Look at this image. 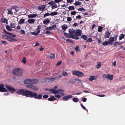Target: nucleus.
I'll list each match as a JSON object with an SVG mask.
<instances>
[{
	"label": "nucleus",
	"instance_id": "nucleus-5",
	"mask_svg": "<svg viewBox=\"0 0 125 125\" xmlns=\"http://www.w3.org/2000/svg\"><path fill=\"white\" fill-rule=\"evenodd\" d=\"M102 77L104 78H106L110 80L113 79L114 75L108 74H104L102 75Z\"/></svg>",
	"mask_w": 125,
	"mask_h": 125
},
{
	"label": "nucleus",
	"instance_id": "nucleus-19",
	"mask_svg": "<svg viewBox=\"0 0 125 125\" xmlns=\"http://www.w3.org/2000/svg\"><path fill=\"white\" fill-rule=\"evenodd\" d=\"M37 16V15L36 14H30L28 15V17L29 18H35Z\"/></svg>",
	"mask_w": 125,
	"mask_h": 125
},
{
	"label": "nucleus",
	"instance_id": "nucleus-53",
	"mask_svg": "<svg viewBox=\"0 0 125 125\" xmlns=\"http://www.w3.org/2000/svg\"><path fill=\"white\" fill-rule=\"evenodd\" d=\"M59 92H59V93L60 94H62L63 95L64 93L63 92V91L61 89H60Z\"/></svg>",
	"mask_w": 125,
	"mask_h": 125
},
{
	"label": "nucleus",
	"instance_id": "nucleus-60",
	"mask_svg": "<svg viewBox=\"0 0 125 125\" xmlns=\"http://www.w3.org/2000/svg\"><path fill=\"white\" fill-rule=\"evenodd\" d=\"M51 27L52 29V30L56 28V26L55 25H54L51 26Z\"/></svg>",
	"mask_w": 125,
	"mask_h": 125
},
{
	"label": "nucleus",
	"instance_id": "nucleus-13",
	"mask_svg": "<svg viewBox=\"0 0 125 125\" xmlns=\"http://www.w3.org/2000/svg\"><path fill=\"white\" fill-rule=\"evenodd\" d=\"M75 35L76 36H80L81 34V31L80 29H78L76 30L75 31Z\"/></svg>",
	"mask_w": 125,
	"mask_h": 125
},
{
	"label": "nucleus",
	"instance_id": "nucleus-40",
	"mask_svg": "<svg viewBox=\"0 0 125 125\" xmlns=\"http://www.w3.org/2000/svg\"><path fill=\"white\" fill-rule=\"evenodd\" d=\"M4 32L6 34L10 35H11L12 34V33H10L9 32L7 31L5 29L4 30Z\"/></svg>",
	"mask_w": 125,
	"mask_h": 125
},
{
	"label": "nucleus",
	"instance_id": "nucleus-52",
	"mask_svg": "<svg viewBox=\"0 0 125 125\" xmlns=\"http://www.w3.org/2000/svg\"><path fill=\"white\" fill-rule=\"evenodd\" d=\"M32 35L35 36L37 35L38 34H37V32L34 31L32 32Z\"/></svg>",
	"mask_w": 125,
	"mask_h": 125
},
{
	"label": "nucleus",
	"instance_id": "nucleus-27",
	"mask_svg": "<svg viewBox=\"0 0 125 125\" xmlns=\"http://www.w3.org/2000/svg\"><path fill=\"white\" fill-rule=\"evenodd\" d=\"M27 21L30 23H32L34 22L35 20L33 19H31L28 20Z\"/></svg>",
	"mask_w": 125,
	"mask_h": 125
},
{
	"label": "nucleus",
	"instance_id": "nucleus-25",
	"mask_svg": "<svg viewBox=\"0 0 125 125\" xmlns=\"http://www.w3.org/2000/svg\"><path fill=\"white\" fill-rule=\"evenodd\" d=\"M62 27L63 30L65 31L67 28L68 27L67 25L64 24L62 26Z\"/></svg>",
	"mask_w": 125,
	"mask_h": 125
},
{
	"label": "nucleus",
	"instance_id": "nucleus-54",
	"mask_svg": "<svg viewBox=\"0 0 125 125\" xmlns=\"http://www.w3.org/2000/svg\"><path fill=\"white\" fill-rule=\"evenodd\" d=\"M55 56L54 54H52L50 56V58H55Z\"/></svg>",
	"mask_w": 125,
	"mask_h": 125
},
{
	"label": "nucleus",
	"instance_id": "nucleus-43",
	"mask_svg": "<svg viewBox=\"0 0 125 125\" xmlns=\"http://www.w3.org/2000/svg\"><path fill=\"white\" fill-rule=\"evenodd\" d=\"M74 80L75 81H78L79 82H82V80H80L78 78L76 77L74 79Z\"/></svg>",
	"mask_w": 125,
	"mask_h": 125
},
{
	"label": "nucleus",
	"instance_id": "nucleus-24",
	"mask_svg": "<svg viewBox=\"0 0 125 125\" xmlns=\"http://www.w3.org/2000/svg\"><path fill=\"white\" fill-rule=\"evenodd\" d=\"M73 4L75 5V6H80L81 5L82 2H81L79 1H76L74 4Z\"/></svg>",
	"mask_w": 125,
	"mask_h": 125
},
{
	"label": "nucleus",
	"instance_id": "nucleus-55",
	"mask_svg": "<svg viewBox=\"0 0 125 125\" xmlns=\"http://www.w3.org/2000/svg\"><path fill=\"white\" fill-rule=\"evenodd\" d=\"M76 13V12L75 11H72L71 14L72 15H74Z\"/></svg>",
	"mask_w": 125,
	"mask_h": 125
},
{
	"label": "nucleus",
	"instance_id": "nucleus-20",
	"mask_svg": "<svg viewBox=\"0 0 125 125\" xmlns=\"http://www.w3.org/2000/svg\"><path fill=\"white\" fill-rule=\"evenodd\" d=\"M96 76H91L89 77V80L90 81H92L94 80H96Z\"/></svg>",
	"mask_w": 125,
	"mask_h": 125
},
{
	"label": "nucleus",
	"instance_id": "nucleus-46",
	"mask_svg": "<svg viewBox=\"0 0 125 125\" xmlns=\"http://www.w3.org/2000/svg\"><path fill=\"white\" fill-rule=\"evenodd\" d=\"M67 20L68 21L70 22V21H71L72 20V19L71 17H67Z\"/></svg>",
	"mask_w": 125,
	"mask_h": 125
},
{
	"label": "nucleus",
	"instance_id": "nucleus-35",
	"mask_svg": "<svg viewBox=\"0 0 125 125\" xmlns=\"http://www.w3.org/2000/svg\"><path fill=\"white\" fill-rule=\"evenodd\" d=\"M124 35L123 34H121L119 36V39L120 40H122L123 38H124Z\"/></svg>",
	"mask_w": 125,
	"mask_h": 125
},
{
	"label": "nucleus",
	"instance_id": "nucleus-51",
	"mask_svg": "<svg viewBox=\"0 0 125 125\" xmlns=\"http://www.w3.org/2000/svg\"><path fill=\"white\" fill-rule=\"evenodd\" d=\"M45 33L47 34L51 35V32L49 31H47L45 32Z\"/></svg>",
	"mask_w": 125,
	"mask_h": 125
},
{
	"label": "nucleus",
	"instance_id": "nucleus-8",
	"mask_svg": "<svg viewBox=\"0 0 125 125\" xmlns=\"http://www.w3.org/2000/svg\"><path fill=\"white\" fill-rule=\"evenodd\" d=\"M4 85L2 83L0 84V92H5L7 91V89L4 87Z\"/></svg>",
	"mask_w": 125,
	"mask_h": 125
},
{
	"label": "nucleus",
	"instance_id": "nucleus-16",
	"mask_svg": "<svg viewBox=\"0 0 125 125\" xmlns=\"http://www.w3.org/2000/svg\"><path fill=\"white\" fill-rule=\"evenodd\" d=\"M45 8V6L44 5H43L39 6L38 9L39 10H41L42 11H44Z\"/></svg>",
	"mask_w": 125,
	"mask_h": 125
},
{
	"label": "nucleus",
	"instance_id": "nucleus-41",
	"mask_svg": "<svg viewBox=\"0 0 125 125\" xmlns=\"http://www.w3.org/2000/svg\"><path fill=\"white\" fill-rule=\"evenodd\" d=\"M22 62H23L25 64L26 63V58L25 57H23V58L22 59Z\"/></svg>",
	"mask_w": 125,
	"mask_h": 125
},
{
	"label": "nucleus",
	"instance_id": "nucleus-39",
	"mask_svg": "<svg viewBox=\"0 0 125 125\" xmlns=\"http://www.w3.org/2000/svg\"><path fill=\"white\" fill-rule=\"evenodd\" d=\"M75 50L78 52H79L80 51V50L79 47L78 46H76L75 48Z\"/></svg>",
	"mask_w": 125,
	"mask_h": 125
},
{
	"label": "nucleus",
	"instance_id": "nucleus-44",
	"mask_svg": "<svg viewBox=\"0 0 125 125\" xmlns=\"http://www.w3.org/2000/svg\"><path fill=\"white\" fill-rule=\"evenodd\" d=\"M49 91L51 93L54 94L55 90L53 89H50L49 90Z\"/></svg>",
	"mask_w": 125,
	"mask_h": 125
},
{
	"label": "nucleus",
	"instance_id": "nucleus-33",
	"mask_svg": "<svg viewBox=\"0 0 125 125\" xmlns=\"http://www.w3.org/2000/svg\"><path fill=\"white\" fill-rule=\"evenodd\" d=\"M73 100L74 102L75 103H77L79 101L78 98H73Z\"/></svg>",
	"mask_w": 125,
	"mask_h": 125
},
{
	"label": "nucleus",
	"instance_id": "nucleus-23",
	"mask_svg": "<svg viewBox=\"0 0 125 125\" xmlns=\"http://www.w3.org/2000/svg\"><path fill=\"white\" fill-rule=\"evenodd\" d=\"M52 96V97H50L48 99V101H52L54 100H56L57 99L56 98L54 97V96Z\"/></svg>",
	"mask_w": 125,
	"mask_h": 125
},
{
	"label": "nucleus",
	"instance_id": "nucleus-2",
	"mask_svg": "<svg viewBox=\"0 0 125 125\" xmlns=\"http://www.w3.org/2000/svg\"><path fill=\"white\" fill-rule=\"evenodd\" d=\"M22 70L18 68H16L14 69L12 71L13 73L16 76H21L22 75Z\"/></svg>",
	"mask_w": 125,
	"mask_h": 125
},
{
	"label": "nucleus",
	"instance_id": "nucleus-12",
	"mask_svg": "<svg viewBox=\"0 0 125 125\" xmlns=\"http://www.w3.org/2000/svg\"><path fill=\"white\" fill-rule=\"evenodd\" d=\"M72 97V95H69L64 97L63 98V100L64 101H67Z\"/></svg>",
	"mask_w": 125,
	"mask_h": 125
},
{
	"label": "nucleus",
	"instance_id": "nucleus-18",
	"mask_svg": "<svg viewBox=\"0 0 125 125\" xmlns=\"http://www.w3.org/2000/svg\"><path fill=\"white\" fill-rule=\"evenodd\" d=\"M50 20L48 19H47L44 20L43 21V23L45 25H47L50 23Z\"/></svg>",
	"mask_w": 125,
	"mask_h": 125
},
{
	"label": "nucleus",
	"instance_id": "nucleus-26",
	"mask_svg": "<svg viewBox=\"0 0 125 125\" xmlns=\"http://www.w3.org/2000/svg\"><path fill=\"white\" fill-rule=\"evenodd\" d=\"M97 63L98 64L97 65H96L95 66V67L97 69L99 68L100 67H101V62H98Z\"/></svg>",
	"mask_w": 125,
	"mask_h": 125
},
{
	"label": "nucleus",
	"instance_id": "nucleus-58",
	"mask_svg": "<svg viewBox=\"0 0 125 125\" xmlns=\"http://www.w3.org/2000/svg\"><path fill=\"white\" fill-rule=\"evenodd\" d=\"M66 41L67 42H69V43H73V42L71 41V40L70 39H67L66 40Z\"/></svg>",
	"mask_w": 125,
	"mask_h": 125
},
{
	"label": "nucleus",
	"instance_id": "nucleus-57",
	"mask_svg": "<svg viewBox=\"0 0 125 125\" xmlns=\"http://www.w3.org/2000/svg\"><path fill=\"white\" fill-rule=\"evenodd\" d=\"M8 14L12 15L13 14V13L12 12L11 10H9L8 12Z\"/></svg>",
	"mask_w": 125,
	"mask_h": 125
},
{
	"label": "nucleus",
	"instance_id": "nucleus-50",
	"mask_svg": "<svg viewBox=\"0 0 125 125\" xmlns=\"http://www.w3.org/2000/svg\"><path fill=\"white\" fill-rule=\"evenodd\" d=\"M78 11H82L83 10H85V9L83 8H80L78 9Z\"/></svg>",
	"mask_w": 125,
	"mask_h": 125
},
{
	"label": "nucleus",
	"instance_id": "nucleus-4",
	"mask_svg": "<svg viewBox=\"0 0 125 125\" xmlns=\"http://www.w3.org/2000/svg\"><path fill=\"white\" fill-rule=\"evenodd\" d=\"M72 74L73 75H75L79 77H83L84 76L83 73L76 70L73 71L72 72Z\"/></svg>",
	"mask_w": 125,
	"mask_h": 125
},
{
	"label": "nucleus",
	"instance_id": "nucleus-59",
	"mask_svg": "<svg viewBox=\"0 0 125 125\" xmlns=\"http://www.w3.org/2000/svg\"><path fill=\"white\" fill-rule=\"evenodd\" d=\"M2 43L4 45H6L7 44V42L5 41H2Z\"/></svg>",
	"mask_w": 125,
	"mask_h": 125
},
{
	"label": "nucleus",
	"instance_id": "nucleus-64",
	"mask_svg": "<svg viewBox=\"0 0 125 125\" xmlns=\"http://www.w3.org/2000/svg\"><path fill=\"white\" fill-rule=\"evenodd\" d=\"M81 105L83 109H84L85 110H86L87 109L83 105V104H81Z\"/></svg>",
	"mask_w": 125,
	"mask_h": 125
},
{
	"label": "nucleus",
	"instance_id": "nucleus-17",
	"mask_svg": "<svg viewBox=\"0 0 125 125\" xmlns=\"http://www.w3.org/2000/svg\"><path fill=\"white\" fill-rule=\"evenodd\" d=\"M31 90L35 91H38L39 89L38 87L35 85H32Z\"/></svg>",
	"mask_w": 125,
	"mask_h": 125
},
{
	"label": "nucleus",
	"instance_id": "nucleus-48",
	"mask_svg": "<svg viewBox=\"0 0 125 125\" xmlns=\"http://www.w3.org/2000/svg\"><path fill=\"white\" fill-rule=\"evenodd\" d=\"M32 86V85L31 84L27 85L26 86L27 87L29 88L31 90Z\"/></svg>",
	"mask_w": 125,
	"mask_h": 125
},
{
	"label": "nucleus",
	"instance_id": "nucleus-6",
	"mask_svg": "<svg viewBox=\"0 0 125 125\" xmlns=\"http://www.w3.org/2000/svg\"><path fill=\"white\" fill-rule=\"evenodd\" d=\"M64 34L65 36L69 38H71L75 40H78L79 38L78 37L76 36L75 35H70L68 33L65 32L64 33Z\"/></svg>",
	"mask_w": 125,
	"mask_h": 125
},
{
	"label": "nucleus",
	"instance_id": "nucleus-22",
	"mask_svg": "<svg viewBox=\"0 0 125 125\" xmlns=\"http://www.w3.org/2000/svg\"><path fill=\"white\" fill-rule=\"evenodd\" d=\"M122 44V42H118L116 41L114 43V46L116 47L118 45H120Z\"/></svg>",
	"mask_w": 125,
	"mask_h": 125
},
{
	"label": "nucleus",
	"instance_id": "nucleus-34",
	"mask_svg": "<svg viewBox=\"0 0 125 125\" xmlns=\"http://www.w3.org/2000/svg\"><path fill=\"white\" fill-rule=\"evenodd\" d=\"M103 28L102 27L100 26H99L98 30V31L100 32H101Z\"/></svg>",
	"mask_w": 125,
	"mask_h": 125
},
{
	"label": "nucleus",
	"instance_id": "nucleus-31",
	"mask_svg": "<svg viewBox=\"0 0 125 125\" xmlns=\"http://www.w3.org/2000/svg\"><path fill=\"white\" fill-rule=\"evenodd\" d=\"M68 8L70 10H73L74 9V7L73 6H70Z\"/></svg>",
	"mask_w": 125,
	"mask_h": 125
},
{
	"label": "nucleus",
	"instance_id": "nucleus-30",
	"mask_svg": "<svg viewBox=\"0 0 125 125\" xmlns=\"http://www.w3.org/2000/svg\"><path fill=\"white\" fill-rule=\"evenodd\" d=\"M63 76H67L68 75V73L67 72L65 71H63L62 72Z\"/></svg>",
	"mask_w": 125,
	"mask_h": 125
},
{
	"label": "nucleus",
	"instance_id": "nucleus-37",
	"mask_svg": "<svg viewBox=\"0 0 125 125\" xmlns=\"http://www.w3.org/2000/svg\"><path fill=\"white\" fill-rule=\"evenodd\" d=\"M108 44H109V42L106 41L103 43V45L104 46H106Z\"/></svg>",
	"mask_w": 125,
	"mask_h": 125
},
{
	"label": "nucleus",
	"instance_id": "nucleus-29",
	"mask_svg": "<svg viewBox=\"0 0 125 125\" xmlns=\"http://www.w3.org/2000/svg\"><path fill=\"white\" fill-rule=\"evenodd\" d=\"M58 12L57 11L52 12L50 14V15L52 16H54L58 14Z\"/></svg>",
	"mask_w": 125,
	"mask_h": 125
},
{
	"label": "nucleus",
	"instance_id": "nucleus-28",
	"mask_svg": "<svg viewBox=\"0 0 125 125\" xmlns=\"http://www.w3.org/2000/svg\"><path fill=\"white\" fill-rule=\"evenodd\" d=\"M81 38L83 39L84 40H87V36L85 35H82L81 36Z\"/></svg>",
	"mask_w": 125,
	"mask_h": 125
},
{
	"label": "nucleus",
	"instance_id": "nucleus-14",
	"mask_svg": "<svg viewBox=\"0 0 125 125\" xmlns=\"http://www.w3.org/2000/svg\"><path fill=\"white\" fill-rule=\"evenodd\" d=\"M110 35V33L109 31H106L105 33L104 37L105 38H108L109 37Z\"/></svg>",
	"mask_w": 125,
	"mask_h": 125
},
{
	"label": "nucleus",
	"instance_id": "nucleus-1",
	"mask_svg": "<svg viewBox=\"0 0 125 125\" xmlns=\"http://www.w3.org/2000/svg\"><path fill=\"white\" fill-rule=\"evenodd\" d=\"M18 94H22L26 97L31 98L34 97L36 99L40 100L42 98V95L41 94H37L35 92L24 89H21L16 91Z\"/></svg>",
	"mask_w": 125,
	"mask_h": 125
},
{
	"label": "nucleus",
	"instance_id": "nucleus-63",
	"mask_svg": "<svg viewBox=\"0 0 125 125\" xmlns=\"http://www.w3.org/2000/svg\"><path fill=\"white\" fill-rule=\"evenodd\" d=\"M62 63V62L61 61H60L58 62L56 64L57 66H58L60 65Z\"/></svg>",
	"mask_w": 125,
	"mask_h": 125
},
{
	"label": "nucleus",
	"instance_id": "nucleus-21",
	"mask_svg": "<svg viewBox=\"0 0 125 125\" xmlns=\"http://www.w3.org/2000/svg\"><path fill=\"white\" fill-rule=\"evenodd\" d=\"M0 21L2 23H5L6 22L7 24H8V20L4 18H1Z\"/></svg>",
	"mask_w": 125,
	"mask_h": 125
},
{
	"label": "nucleus",
	"instance_id": "nucleus-42",
	"mask_svg": "<svg viewBox=\"0 0 125 125\" xmlns=\"http://www.w3.org/2000/svg\"><path fill=\"white\" fill-rule=\"evenodd\" d=\"M92 41V39L91 38H89L86 41V42H91Z\"/></svg>",
	"mask_w": 125,
	"mask_h": 125
},
{
	"label": "nucleus",
	"instance_id": "nucleus-36",
	"mask_svg": "<svg viewBox=\"0 0 125 125\" xmlns=\"http://www.w3.org/2000/svg\"><path fill=\"white\" fill-rule=\"evenodd\" d=\"M67 83H71L73 84H74V81L72 80H69L67 81Z\"/></svg>",
	"mask_w": 125,
	"mask_h": 125
},
{
	"label": "nucleus",
	"instance_id": "nucleus-10",
	"mask_svg": "<svg viewBox=\"0 0 125 125\" xmlns=\"http://www.w3.org/2000/svg\"><path fill=\"white\" fill-rule=\"evenodd\" d=\"M5 86L8 90L12 92H14L16 91L15 88L10 86L9 85L7 84Z\"/></svg>",
	"mask_w": 125,
	"mask_h": 125
},
{
	"label": "nucleus",
	"instance_id": "nucleus-49",
	"mask_svg": "<svg viewBox=\"0 0 125 125\" xmlns=\"http://www.w3.org/2000/svg\"><path fill=\"white\" fill-rule=\"evenodd\" d=\"M50 14L48 13H46L44 15V18H45L47 16H49L50 15Z\"/></svg>",
	"mask_w": 125,
	"mask_h": 125
},
{
	"label": "nucleus",
	"instance_id": "nucleus-3",
	"mask_svg": "<svg viewBox=\"0 0 125 125\" xmlns=\"http://www.w3.org/2000/svg\"><path fill=\"white\" fill-rule=\"evenodd\" d=\"M38 82V80L36 79H26L24 81V83L27 84H32L36 83Z\"/></svg>",
	"mask_w": 125,
	"mask_h": 125
},
{
	"label": "nucleus",
	"instance_id": "nucleus-9",
	"mask_svg": "<svg viewBox=\"0 0 125 125\" xmlns=\"http://www.w3.org/2000/svg\"><path fill=\"white\" fill-rule=\"evenodd\" d=\"M4 35L6 36L7 37V40L8 41L10 42H13L17 41V40L16 39L13 38L11 37H9V36L6 35Z\"/></svg>",
	"mask_w": 125,
	"mask_h": 125
},
{
	"label": "nucleus",
	"instance_id": "nucleus-11",
	"mask_svg": "<svg viewBox=\"0 0 125 125\" xmlns=\"http://www.w3.org/2000/svg\"><path fill=\"white\" fill-rule=\"evenodd\" d=\"M69 33L70 35H74L73 34H75V31L73 29H69Z\"/></svg>",
	"mask_w": 125,
	"mask_h": 125
},
{
	"label": "nucleus",
	"instance_id": "nucleus-38",
	"mask_svg": "<svg viewBox=\"0 0 125 125\" xmlns=\"http://www.w3.org/2000/svg\"><path fill=\"white\" fill-rule=\"evenodd\" d=\"M24 19H21L19 23L21 24L23 23L24 22Z\"/></svg>",
	"mask_w": 125,
	"mask_h": 125
},
{
	"label": "nucleus",
	"instance_id": "nucleus-56",
	"mask_svg": "<svg viewBox=\"0 0 125 125\" xmlns=\"http://www.w3.org/2000/svg\"><path fill=\"white\" fill-rule=\"evenodd\" d=\"M49 97V96L47 95H44L43 96V98H45V99H47V98Z\"/></svg>",
	"mask_w": 125,
	"mask_h": 125
},
{
	"label": "nucleus",
	"instance_id": "nucleus-62",
	"mask_svg": "<svg viewBox=\"0 0 125 125\" xmlns=\"http://www.w3.org/2000/svg\"><path fill=\"white\" fill-rule=\"evenodd\" d=\"M73 2V0H67V2L68 3H71Z\"/></svg>",
	"mask_w": 125,
	"mask_h": 125
},
{
	"label": "nucleus",
	"instance_id": "nucleus-61",
	"mask_svg": "<svg viewBox=\"0 0 125 125\" xmlns=\"http://www.w3.org/2000/svg\"><path fill=\"white\" fill-rule=\"evenodd\" d=\"M83 102H85L87 101V99L86 98H83L82 99Z\"/></svg>",
	"mask_w": 125,
	"mask_h": 125
},
{
	"label": "nucleus",
	"instance_id": "nucleus-45",
	"mask_svg": "<svg viewBox=\"0 0 125 125\" xmlns=\"http://www.w3.org/2000/svg\"><path fill=\"white\" fill-rule=\"evenodd\" d=\"M60 90V89H58L57 90H55L54 91V94H58L59 93Z\"/></svg>",
	"mask_w": 125,
	"mask_h": 125
},
{
	"label": "nucleus",
	"instance_id": "nucleus-7",
	"mask_svg": "<svg viewBox=\"0 0 125 125\" xmlns=\"http://www.w3.org/2000/svg\"><path fill=\"white\" fill-rule=\"evenodd\" d=\"M58 78V77H57L51 78H47L45 79V81L47 82H53L56 80Z\"/></svg>",
	"mask_w": 125,
	"mask_h": 125
},
{
	"label": "nucleus",
	"instance_id": "nucleus-32",
	"mask_svg": "<svg viewBox=\"0 0 125 125\" xmlns=\"http://www.w3.org/2000/svg\"><path fill=\"white\" fill-rule=\"evenodd\" d=\"M6 28L8 31H12V29L9 25H7L6 26Z\"/></svg>",
	"mask_w": 125,
	"mask_h": 125
},
{
	"label": "nucleus",
	"instance_id": "nucleus-15",
	"mask_svg": "<svg viewBox=\"0 0 125 125\" xmlns=\"http://www.w3.org/2000/svg\"><path fill=\"white\" fill-rule=\"evenodd\" d=\"M114 41V38L112 37H110L108 40L109 43V44H112Z\"/></svg>",
	"mask_w": 125,
	"mask_h": 125
},
{
	"label": "nucleus",
	"instance_id": "nucleus-47",
	"mask_svg": "<svg viewBox=\"0 0 125 125\" xmlns=\"http://www.w3.org/2000/svg\"><path fill=\"white\" fill-rule=\"evenodd\" d=\"M10 26L12 28H15V24L14 23H11L10 24Z\"/></svg>",
	"mask_w": 125,
	"mask_h": 125
}]
</instances>
